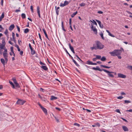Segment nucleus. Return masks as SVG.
I'll use <instances>...</instances> for the list:
<instances>
[{
    "instance_id": "nucleus-23",
    "label": "nucleus",
    "mask_w": 132,
    "mask_h": 132,
    "mask_svg": "<svg viewBox=\"0 0 132 132\" xmlns=\"http://www.w3.org/2000/svg\"><path fill=\"white\" fill-rule=\"evenodd\" d=\"M1 63H2L3 65H5V61L2 58L1 59Z\"/></svg>"
},
{
    "instance_id": "nucleus-59",
    "label": "nucleus",
    "mask_w": 132,
    "mask_h": 132,
    "mask_svg": "<svg viewBox=\"0 0 132 132\" xmlns=\"http://www.w3.org/2000/svg\"><path fill=\"white\" fill-rule=\"evenodd\" d=\"M38 35L39 36V38L40 39V41H42V39L41 38V36L40 34L39 33L38 34Z\"/></svg>"
},
{
    "instance_id": "nucleus-12",
    "label": "nucleus",
    "mask_w": 132,
    "mask_h": 132,
    "mask_svg": "<svg viewBox=\"0 0 132 132\" xmlns=\"http://www.w3.org/2000/svg\"><path fill=\"white\" fill-rule=\"evenodd\" d=\"M37 13H38V15L39 18H40V11L39 10V6H37Z\"/></svg>"
},
{
    "instance_id": "nucleus-5",
    "label": "nucleus",
    "mask_w": 132,
    "mask_h": 132,
    "mask_svg": "<svg viewBox=\"0 0 132 132\" xmlns=\"http://www.w3.org/2000/svg\"><path fill=\"white\" fill-rule=\"evenodd\" d=\"M115 50V54L116 56H118L119 55H120L121 53V51L119 50Z\"/></svg>"
},
{
    "instance_id": "nucleus-18",
    "label": "nucleus",
    "mask_w": 132,
    "mask_h": 132,
    "mask_svg": "<svg viewBox=\"0 0 132 132\" xmlns=\"http://www.w3.org/2000/svg\"><path fill=\"white\" fill-rule=\"evenodd\" d=\"M4 12L2 13L0 17V22L1 21L2 19L4 18Z\"/></svg>"
},
{
    "instance_id": "nucleus-16",
    "label": "nucleus",
    "mask_w": 132,
    "mask_h": 132,
    "mask_svg": "<svg viewBox=\"0 0 132 132\" xmlns=\"http://www.w3.org/2000/svg\"><path fill=\"white\" fill-rule=\"evenodd\" d=\"M42 30L44 32V34L46 37V38H47L48 39H49V38L48 37L47 34V33L46 32V31H45V29L44 28H43L42 29Z\"/></svg>"
},
{
    "instance_id": "nucleus-56",
    "label": "nucleus",
    "mask_w": 132,
    "mask_h": 132,
    "mask_svg": "<svg viewBox=\"0 0 132 132\" xmlns=\"http://www.w3.org/2000/svg\"><path fill=\"white\" fill-rule=\"evenodd\" d=\"M13 40L14 41V43H16V40H15V37H13Z\"/></svg>"
},
{
    "instance_id": "nucleus-60",
    "label": "nucleus",
    "mask_w": 132,
    "mask_h": 132,
    "mask_svg": "<svg viewBox=\"0 0 132 132\" xmlns=\"http://www.w3.org/2000/svg\"><path fill=\"white\" fill-rule=\"evenodd\" d=\"M30 9L31 10V11L32 12H33V7H32V6H30Z\"/></svg>"
},
{
    "instance_id": "nucleus-55",
    "label": "nucleus",
    "mask_w": 132,
    "mask_h": 132,
    "mask_svg": "<svg viewBox=\"0 0 132 132\" xmlns=\"http://www.w3.org/2000/svg\"><path fill=\"white\" fill-rule=\"evenodd\" d=\"M74 125H75V126H80V125L78 123H75L74 124Z\"/></svg>"
},
{
    "instance_id": "nucleus-2",
    "label": "nucleus",
    "mask_w": 132,
    "mask_h": 132,
    "mask_svg": "<svg viewBox=\"0 0 132 132\" xmlns=\"http://www.w3.org/2000/svg\"><path fill=\"white\" fill-rule=\"evenodd\" d=\"M103 71L105 72L108 73V75L109 77H114V76L113 75L111 74V73H114V72H113L112 71H110L104 69H103Z\"/></svg>"
},
{
    "instance_id": "nucleus-33",
    "label": "nucleus",
    "mask_w": 132,
    "mask_h": 132,
    "mask_svg": "<svg viewBox=\"0 0 132 132\" xmlns=\"http://www.w3.org/2000/svg\"><path fill=\"white\" fill-rule=\"evenodd\" d=\"M100 35L101 36V37L102 39H103V40L104 39V38L103 37V34L102 33V32H101L100 34Z\"/></svg>"
},
{
    "instance_id": "nucleus-49",
    "label": "nucleus",
    "mask_w": 132,
    "mask_h": 132,
    "mask_svg": "<svg viewBox=\"0 0 132 132\" xmlns=\"http://www.w3.org/2000/svg\"><path fill=\"white\" fill-rule=\"evenodd\" d=\"M16 27L17 28L19 32H20V28L17 25L16 26Z\"/></svg>"
},
{
    "instance_id": "nucleus-1",
    "label": "nucleus",
    "mask_w": 132,
    "mask_h": 132,
    "mask_svg": "<svg viewBox=\"0 0 132 132\" xmlns=\"http://www.w3.org/2000/svg\"><path fill=\"white\" fill-rule=\"evenodd\" d=\"M104 46L102 45L101 43L99 42H97L96 43V47L97 50H101L104 47Z\"/></svg>"
},
{
    "instance_id": "nucleus-10",
    "label": "nucleus",
    "mask_w": 132,
    "mask_h": 132,
    "mask_svg": "<svg viewBox=\"0 0 132 132\" xmlns=\"http://www.w3.org/2000/svg\"><path fill=\"white\" fill-rule=\"evenodd\" d=\"M87 64H91L93 65H96L97 63H93L92 62L90 61L89 60H88L87 61Z\"/></svg>"
},
{
    "instance_id": "nucleus-22",
    "label": "nucleus",
    "mask_w": 132,
    "mask_h": 132,
    "mask_svg": "<svg viewBox=\"0 0 132 132\" xmlns=\"http://www.w3.org/2000/svg\"><path fill=\"white\" fill-rule=\"evenodd\" d=\"M57 99V97H55L53 96H51L50 99L52 100H55Z\"/></svg>"
},
{
    "instance_id": "nucleus-3",
    "label": "nucleus",
    "mask_w": 132,
    "mask_h": 132,
    "mask_svg": "<svg viewBox=\"0 0 132 132\" xmlns=\"http://www.w3.org/2000/svg\"><path fill=\"white\" fill-rule=\"evenodd\" d=\"M70 2V1L68 2L67 1H65L64 2V3H61L60 6L61 7H63L68 5Z\"/></svg>"
},
{
    "instance_id": "nucleus-11",
    "label": "nucleus",
    "mask_w": 132,
    "mask_h": 132,
    "mask_svg": "<svg viewBox=\"0 0 132 132\" xmlns=\"http://www.w3.org/2000/svg\"><path fill=\"white\" fill-rule=\"evenodd\" d=\"M94 33L96 35L97 34V30L95 27H93V28H91Z\"/></svg>"
},
{
    "instance_id": "nucleus-64",
    "label": "nucleus",
    "mask_w": 132,
    "mask_h": 132,
    "mask_svg": "<svg viewBox=\"0 0 132 132\" xmlns=\"http://www.w3.org/2000/svg\"><path fill=\"white\" fill-rule=\"evenodd\" d=\"M97 13H99V14H102L103 13V12L101 11H98V12H97Z\"/></svg>"
},
{
    "instance_id": "nucleus-45",
    "label": "nucleus",
    "mask_w": 132,
    "mask_h": 132,
    "mask_svg": "<svg viewBox=\"0 0 132 132\" xmlns=\"http://www.w3.org/2000/svg\"><path fill=\"white\" fill-rule=\"evenodd\" d=\"M40 91H42L43 92H45V90L44 89L42 88H40Z\"/></svg>"
},
{
    "instance_id": "nucleus-31",
    "label": "nucleus",
    "mask_w": 132,
    "mask_h": 132,
    "mask_svg": "<svg viewBox=\"0 0 132 132\" xmlns=\"http://www.w3.org/2000/svg\"><path fill=\"white\" fill-rule=\"evenodd\" d=\"M12 80L13 81V82L15 84H16V83L17 82L15 78H12Z\"/></svg>"
},
{
    "instance_id": "nucleus-19",
    "label": "nucleus",
    "mask_w": 132,
    "mask_h": 132,
    "mask_svg": "<svg viewBox=\"0 0 132 132\" xmlns=\"http://www.w3.org/2000/svg\"><path fill=\"white\" fill-rule=\"evenodd\" d=\"M71 19L70 18L69 19V25H70V29H71V30L72 31L73 29H72V28L71 27Z\"/></svg>"
},
{
    "instance_id": "nucleus-4",
    "label": "nucleus",
    "mask_w": 132,
    "mask_h": 132,
    "mask_svg": "<svg viewBox=\"0 0 132 132\" xmlns=\"http://www.w3.org/2000/svg\"><path fill=\"white\" fill-rule=\"evenodd\" d=\"M25 102V101H23L22 100L18 99L16 102V103L18 104L23 105Z\"/></svg>"
},
{
    "instance_id": "nucleus-39",
    "label": "nucleus",
    "mask_w": 132,
    "mask_h": 132,
    "mask_svg": "<svg viewBox=\"0 0 132 132\" xmlns=\"http://www.w3.org/2000/svg\"><path fill=\"white\" fill-rule=\"evenodd\" d=\"M15 46L17 48L18 51H20V49L19 48V46L17 45H16Z\"/></svg>"
},
{
    "instance_id": "nucleus-35",
    "label": "nucleus",
    "mask_w": 132,
    "mask_h": 132,
    "mask_svg": "<svg viewBox=\"0 0 132 132\" xmlns=\"http://www.w3.org/2000/svg\"><path fill=\"white\" fill-rule=\"evenodd\" d=\"M2 44L5 45V39L4 38H3L2 39Z\"/></svg>"
},
{
    "instance_id": "nucleus-8",
    "label": "nucleus",
    "mask_w": 132,
    "mask_h": 132,
    "mask_svg": "<svg viewBox=\"0 0 132 132\" xmlns=\"http://www.w3.org/2000/svg\"><path fill=\"white\" fill-rule=\"evenodd\" d=\"M92 69L94 70H97L100 71H103V69H100V68L98 66L96 67V68L93 67Z\"/></svg>"
},
{
    "instance_id": "nucleus-20",
    "label": "nucleus",
    "mask_w": 132,
    "mask_h": 132,
    "mask_svg": "<svg viewBox=\"0 0 132 132\" xmlns=\"http://www.w3.org/2000/svg\"><path fill=\"white\" fill-rule=\"evenodd\" d=\"M41 68L45 70H47L48 69L47 67L46 66L42 65Z\"/></svg>"
},
{
    "instance_id": "nucleus-62",
    "label": "nucleus",
    "mask_w": 132,
    "mask_h": 132,
    "mask_svg": "<svg viewBox=\"0 0 132 132\" xmlns=\"http://www.w3.org/2000/svg\"><path fill=\"white\" fill-rule=\"evenodd\" d=\"M95 21L94 20H90L89 21V22H91L92 23H93V22H94Z\"/></svg>"
},
{
    "instance_id": "nucleus-32",
    "label": "nucleus",
    "mask_w": 132,
    "mask_h": 132,
    "mask_svg": "<svg viewBox=\"0 0 132 132\" xmlns=\"http://www.w3.org/2000/svg\"><path fill=\"white\" fill-rule=\"evenodd\" d=\"M73 61L77 66H79V65L77 63V62L75 60H73Z\"/></svg>"
},
{
    "instance_id": "nucleus-25",
    "label": "nucleus",
    "mask_w": 132,
    "mask_h": 132,
    "mask_svg": "<svg viewBox=\"0 0 132 132\" xmlns=\"http://www.w3.org/2000/svg\"><path fill=\"white\" fill-rule=\"evenodd\" d=\"M94 56H96V58L97 59H100L101 58V56L99 55H94Z\"/></svg>"
},
{
    "instance_id": "nucleus-52",
    "label": "nucleus",
    "mask_w": 132,
    "mask_h": 132,
    "mask_svg": "<svg viewBox=\"0 0 132 132\" xmlns=\"http://www.w3.org/2000/svg\"><path fill=\"white\" fill-rule=\"evenodd\" d=\"M128 68L132 70V66L130 65L128 66Z\"/></svg>"
},
{
    "instance_id": "nucleus-29",
    "label": "nucleus",
    "mask_w": 132,
    "mask_h": 132,
    "mask_svg": "<svg viewBox=\"0 0 132 132\" xmlns=\"http://www.w3.org/2000/svg\"><path fill=\"white\" fill-rule=\"evenodd\" d=\"M53 116L54 117L55 120H56L57 122H59V119H57V118L55 116H54L53 114H52Z\"/></svg>"
},
{
    "instance_id": "nucleus-44",
    "label": "nucleus",
    "mask_w": 132,
    "mask_h": 132,
    "mask_svg": "<svg viewBox=\"0 0 132 132\" xmlns=\"http://www.w3.org/2000/svg\"><path fill=\"white\" fill-rule=\"evenodd\" d=\"M15 86L17 87H20V86L19 84L17 83H16V84H15Z\"/></svg>"
},
{
    "instance_id": "nucleus-51",
    "label": "nucleus",
    "mask_w": 132,
    "mask_h": 132,
    "mask_svg": "<svg viewBox=\"0 0 132 132\" xmlns=\"http://www.w3.org/2000/svg\"><path fill=\"white\" fill-rule=\"evenodd\" d=\"M7 57H4L5 59V61L6 62V63L7 62V61H8Z\"/></svg>"
},
{
    "instance_id": "nucleus-48",
    "label": "nucleus",
    "mask_w": 132,
    "mask_h": 132,
    "mask_svg": "<svg viewBox=\"0 0 132 132\" xmlns=\"http://www.w3.org/2000/svg\"><path fill=\"white\" fill-rule=\"evenodd\" d=\"M95 125H96V126H98V127L100 126V125L98 123H95Z\"/></svg>"
},
{
    "instance_id": "nucleus-34",
    "label": "nucleus",
    "mask_w": 132,
    "mask_h": 132,
    "mask_svg": "<svg viewBox=\"0 0 132 132\" xmlns=\"http://www.w3.org/2000/svg\"><path fill=\"white\" fill-rule=\"evenodd\" d=\"M29 31V29L28 28H26L25 29L24 31V32L25 33H27Z\"/></svg>"
},
{
    "instance_id": "nucleus-47",
    "label": "nucleus",
    "mask_w": 132,
    "mask_h": 132,
    "mask_svg": "<svg viewBox=\"0 0 132 132\" xmlns=\"http://www.w3.org/2000/svg\"><path fill=\"white\" fill-rule=\"evenodd\" d=\"M96 21L98 23L99 25L100 24V23H101V22L98 20H96Z\"/></svg>"
},
{
    "instance_id": "nucleus-63",
    "label": "nucleus",
    "mask_w": 132,
    "mask_h": 132,
    "mask_svg": "<svg viewBox=\"0 0 132 132\" xmlns=\"http://www.w3.org/2000/svg\"><path fill=\"white\" fill-rule=\"evenodd\" d=\"M3 0H1V5L2 6H3Z\"/></svg>"
},
{
    "instance_id": "nucleus-26",
    "label": "nucleus",
    "mask_w": 132,
    "mask_h": 132,
    "mask_svg": "<svg viewBox=\"0 0 132 132\" xmlns=\"http://www.w3.org/2000/svg\"><path fill=\"white\" fill-rule=\"evenodd\" d=\"M9 82L10 83V84L12 86L13 88H15V87L14 85L13 82L10 81H9Z\"/></svg>"
},
{
    "instance_id": "nucleus-37",
    "label": "nucleus",
    "mask_w": 132,
    "mask_h": 132,
    "mask_svg": "<svg viewBox=\"0 0 132 132\" xmlns=\"http://www.w3.org/2000/svg\"><path fill=\"white\" fill-rule=\"evenodd\" d=\"M69 44L70 48V49L71 51H72V50H74L73 48L71 46L70 44Z\"/></svg>"
},
{
    "instance_id": "nucleus-17",
    "label": "nucleus",
    "mask_w": 132,
    "mask_h": 132,
    "mask_svg": "<svg viewBox=\"0 0 132 132\" xmlns=\"http://www.w3.org/2000/svg\"><path fill=\"white\" fill-rule=\"evenodd\" d=\"M41 109L43 110V111L44 112V113H45V114H47V110L45 108H44L43 107Z\"/></svg>"
},
{
    "instance_id": "nucleus-21",
    "label": "nucleus",
    "mask_w": 132,
    "mask_h": 132,
    "mask_svg": "<svg viewBox=\"0 0 132 132\" xmlns=\"http://www.w3.org/2000/svg\"><path fill=\"white\" fill-rule=\"evenodd\" d=\"M106 31L109 34V35L111 36V37H114V36L112 35V34H111L110 32L108 30H106Z\"/></svg>"
},
{
    "instance_id": "nucleus-50",
    "label": "nucleus",
    "mask_w": 132,
    "mask_h": 132,
    "mask_svg": "<svg viewBox=\"0 0 132 132\" xmlns=\"http://www.w3.org/2000/svg\"><path fill=\"white\" fill-rule=\"evenodd\" d=\"M8 33V30L7 29H6L5 31L4 32V34L6 35Z\"/></svg>"
},
{
    "instance_id": "nucleus-30",
    "label": "nucleus",
    "mask_w": 132,
    "mask_h": 132,
    "mask_svg": "<svg viewBox=\"0 0 132 132\" xmlns=\"http://www.w3.org/2000/svg\"><path fill=\"white\" fill-rule=\"evenodd\" d=\"M100 66L102 67L105 68H110V67H108L107 66H105V65H101Z\"/></svg>"
},
{
    "instance_id": "nucleus-54",
    "label": "nucleus",
    "mask_w": 132,
    "mask_h": 132,
    "mask_svg": "<svg viewBox=\"0 0 132 132\" xmlns=\"http://www.w3.org/2000/svg\"><path fill=\"white\" fill-rule=\"evenodd\" d=\"M100 27L101 28H103V24H101V23L100 24H99Z\"/></svg>"
},
{
    "instance_id": "nucleus-14",
    "label": "nucleus",
    "mask_w": 132,
    "mask_h": 132,
    "mask_svg": "<svg viewBox=\"0 0 132 132\" xmlns=\"http://www.w3.org/2000/svg\"><path fill=\"white\" fill-rule=\"evenodd\" d=\"M109 53L110 54L111 56H115V50H114L112 52H110Z\"/></svg>"
},
{
    "instance_id": "nucleus-43",
    "label": "nucleus",
    "mask_w": 132,
    "mask_h": 132,
    "mask_svg": "<svg viewBox=\"0 0 132 132\" xmlns=\"http://www.w3.org/2000/svg\"><path fill=\"white\" fill-rule=\"evenodd\" d=\"M127 12L129 14H131V15H129V17H130L132 18V13H131L130 12H129V11H127Z\"/></svg>"
},
{
    "instance_id": "nucleus-9",
    "label": "nucleus",
    "mask_w": 132,
    "mask_h": 132,
    "mask_svg": "<svg viewBox=\"0 0 132 132\" xmlns=\"http://www.w3.org/2000/svg\"><path fill=\"white\" fill-rule=\"evenodd\" d=\"M3 55L4 57H7V54L6 49H5L3 53Z\"/></svg>"
},
{
    "instance_id": "nucleus-46",
    "label": "nucleus",
    "mask_w": 132,
    "mask_h": 132,
    "mask_svg": "<svg viewBox=\"0 0 132 132\" xmlns=\"http://www.w3.org/2000/svg\"><path fill=\"white\" fill-rule=\"evenodd\" d=\"M123 98L122 96H120L118 97L117 98L118 99H122Z\"/></svg>"
},
{
    "instance_id": "nucleus-28",
    "label": "nucleus",
    "mask_w": 132,
    "mask_h": 132,
    "mask_svg": "<svg viewBox=\"0 0 132 132\" xmlns=\"http://www.w3.org/2000/svg\"><path fill=\"white\" fill-rule=\"evenodd\" d=\"M77 11H76L75 12L73 13V14L71 15V17L72 18L74 16L77 14Z\"/></svg>"
},
{
    "instance_id": "nucleus-15",
    "label": "nucleus",
    "mask_w": 132,
    "mask_h": 132,
    "mask_svg": "<svg viewBox=\"0 0 132 132\" xmlns=\"http://www.w3.org/2000/svg\"><path fill=\"white\" fill-rule=\"evenodd\" d=\"M122 128L123 130L125 131H127L129 130L128 129V128L127 127L125 126H122Z\"/></svg>"
},
{
    "instance_id": "nucleus-7",
    "label": "nucleus",
    "mask_w": 132,
    "mask_h": 132,
    "mask_svg": "<svg viewBox=\"0 0 132 132\" xmlns=\"http://www.w3.org/2000/svg\"><path fill=\"white\" fill-rule=\"evenodd\" d=\"M118 77L119 78H126V76L123 74H122L120 73H119L118 74Z\"/></svg>"
},
{
    "instance_id": "nucleus-36",
    "label": "nucleus",
    "mask_w": 132,
    "mask_h": 132,
    "mask_svg": "<svg viewBox=\"0 0 132 132\" xmlns=\"http://www.w3.org/2000/svg\"><path fill=\"white\" fill-rule=\"evenodd\" d=\"M21 17L22 19H24L26 18V15L24 13H22L21 14Z\"/></svg>"
},
{
    "instance_id": "nucleus-24",
    "label": "nucleus",
    "mask_w": 132,
    "mask_h": 132,
    "mask_svg": "<svg viewBox=\"0 0 132 132\" xmlns=\"http://www.w3.org/2000/svg\"><path fill=\"white\" fill-rule=\"evenodd\" d=\"M106 60V58L105 56H103L101 58V60L102 61H105Z\"/></svg>"
},
{
    "instance_id": "nucleus-58",
    "label": "nucleus",
    "mask_w": 132,
    "mask_h": 132,
    "mask_svg": "<svg viewBox=\"0 0 132 132\" xmlns=\"http://www.w3.org/2000/svg\"><path fill=\"white\" fill-rule=\"evenodd\" d=\"M115 111H116L118 113H120V114H121L119 109H117Z\"/></svg>"
},
{
    "instance_id": "nucleus-13",
    "label": "nucleus",
    "mask_w": 132,
    "mask_h": 132,
    "mask_svg": "<svg viewBox=\"0 0 132 132\" xmlns=\"http://www.w3.org/2000/svg\"><path fill=\"white\" fill-rule=\"evenodd\" d=\"M14 27V26L13 24H12L10 25L9 27V29L10 31L12 30Z\"/></svg>"
},
{
    "instance_id": "nucleus-38",
    "label": "nucleus",
    "mask_w": 132,
    "mask_h": 132,
    "mask_svg": "<svg viewBox=\"0 0 132 132\" xmlns=\"http://www.w3.org/2000/svg\"><path fill=\"white\" fill-rule=\"evenodd\" d=\"M90 48L92 50H93L94 49H95V50H97V48L96 47V46H94L92 47H91Z\"/></svg>"
},
{
    "instance_id": "nucleus-40",
    "label": "nucleus",
    "mask_w": 132,
    "mask_h": 132,
    "mask_svg": "<svg viewBox=\"0 0 132 132\" xmlns=\"http://www.w3.org/2000/svg\"><path fill=\"white\" fill-rule=\"evenodd\" d=\"M125 103H131V102L129 100H125L124 101Z\"/></svg>"
},
{
    "instance_id": "nucleus-42",
    "label": "nucleus",
    "mask_w": 132,
    "mask_h": 132,
    "mask_svg": "<svg viewBox=\"0 0 132 132\" xmlns=\"http://www.w3.org/2000/svg\"><path fill=\"white\" fill-rule=\"evenodd\" d=\"M85 4L84 3H82L80 4V5L81 6H85Z\"/></svg>"
},
{
    "instance_id": "nucleus-6",
    "label": "nucleus",
    "mask_w": 132,
    "mask_h": 132,
    "mask_svg": "<svg viewBox=\"0 0 132 132\" xmlns=\"http://www.w3.org/2000/svg\"><path fill=\"white\" fill-rule=\"evenodd\" d=\"M29 47L31 50V53L32 55H34L35 54V51L33 50V48L31 47V46L30 44H29Z\"/></svg>"
},
{
    "instance_id": "nucleus-57",
    "label": "nucleus",
    "mask_w": 132,
    "mask_h": 132,
    "mask_svg": "<svg viewBox=\"0 0 132 132\" xmlns=\"http://www.w3.org/2000/svg\"><path fill=\"white\" fill-rule=\"evenodd\" d=\"M20 54L21 55H22L23 54V51H20Z\"/></svg>"
},
{
    "instance_id": "nucleus-53",
    "label": "nucleus",
    "mask_w": 132,
    "mask_h": 132,
    "mask_svg": "<svg viewBox=\"0 0 132 132\" xmlns=\"http://www.w3.org/2000/svg\"><path fill=\"white\" fill-rule=\"evenodd\" d=\"M90 25L91 26L90 27L91 28H93V27H94L93 23L91 22Z\"/></svg>"
},
{
    "instance_id": "nucleus-61",
    "label": "nucleus",
    "mask_w": 132,
    "mask_h": 132,
    "mask_svg": "<svg viewBox=\"0 0 132 132\" xmlns=\"http://www.w3.org/2000/svg\"><path fill=\"white\" fill-rule=\"evenodd\" d=\"M55 8L56 10H58L60 9L59 7H57L56 6H55Z\"/></svg>"
},
{
    "instance_id": "nucleus-27",
    "label": "nucleus",
    "mask_w": 132,
    "mask_h": 132,
    "mask_svg": "<svg viewBox=\"0 0 132 132\" xmlns=\"http://www.w3.org/2000/svg\"><path fill=\"white\" fill-rule=\"evenodd\" d=\"M61 26L62 30L64 31H66V30L64 28V26L63 24V21H62L61 22Z\"/></svg>"
},
{
    "instance_id": "nucleus-41",
    "label": "nucleus",
    "mask_w": 132,
    "mask_h": 132,
    "mask_svg": "<svg viewBox=\"0 0 132 132\" xmlns=\"http://www.w3.org/2000/svg\"><path fill=\"white\" fill-rule=\"evenodd\" d=\"M10 49L11 52L12 53H13V47L12 46L10 48Z\"/></svg>"
}]
</instances>
